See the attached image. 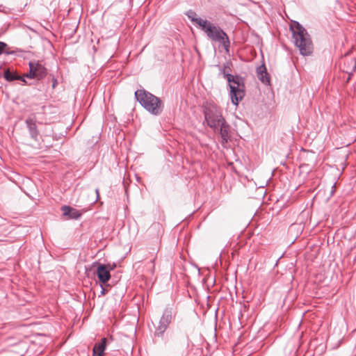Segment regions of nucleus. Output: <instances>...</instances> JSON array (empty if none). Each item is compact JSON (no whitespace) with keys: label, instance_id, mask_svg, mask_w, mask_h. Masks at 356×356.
<instances>
[{"label":"nucleus","instance_id":"1","mask_svg":"<svg viewBox=\"0 0 356 356\" xmlns=\"http://www.w3.org/2000/svg\"><path fill=\"white\" fill-rule=\"evenodd\" d=\"M135 97L140 104L149 113L159 115L163 110V103L160 98L144 90H137Z\"/></svg>","mask_w":356,"mask_h":356},{"label":"nucleus","instance_id":"2","mask_svg":"<svg viewBox=\"0 0 356 356\" xmlns=\"http://www.w3.org/2000/svg\"><path fill=\"white\" fill-rule=\"evenodd\" d=\"M219 67L220 72L227 79L230 88V97L232 103L236 106L238 104L245 96V85L244 80L240 76H234L231 74L226 73L225 69L228 67V63L224 65V67Z\"/></svg>","mask_w":356,"mask_h":356},{"label":"nucleus","instance_id":"3","mask_svg":"<svg viewBox=\"0 0 356 356\" xmlns=\"http://www.w3.org/2000/svg\"><path fill=\"white\" fill-rule=\"evenodd\" d=\"M295 45L299 49L300 54L309 56L313 51V44L307 30L298 22L291 27Z\"/></svg>","mask_w":356,"mask_h":356},{"label":"nucleus","instance_id":"4","mask_svg":"<svg viewBox=\"0 0 356 356\" xmlns=\"http://www.w3.org/2000/svg\"><path fill=\"white\" fill-rule=\"evenodd\" d=\"M207 37L213 42H218L229 52L230 47V40L227 34L218 26L215 25L210 21L207 20L206 23L201 28Z\"/></svg>","mask_w":356,"mask_h":356},{"label":"nucleus","instance_id":"5","mask_svg":"<svg viewBox=\"0 0 356 356\" xmlns=\"http://www.w3.org/2000/svg\"><path fill=\"white\" fill-rule=\"evenodd\" d=\"M204 115L207 125L213 131L218 129L219 124L225 121L221 108L214 104H208L204 106Z\"/></svg>","mask_w":356,"mask_h":356},{"label":"nucleus","instance_id":"6","mask_svg":"<svg viewBox=\"0 0 356 356\" xmlns=\"http://www.w3.org/2000/svg\"><path fill=\"white\" fill-rule=\"evenodd\" d=\"M173 318L172 309L169 307L165 308L158 325L155 327L154 336L162 338L170 324L172 322Z\"/></svg>","mask_w":356,"mask_h":356},{"label":"nucleus","instance_id":"7","mask_svg":"<svg viewBox=\"0 0 356 356\" xmlns=\"http://www.w3.org/2000/svg\"><path fill=\"white\" fill-rule=\"evenodd\" d=\"M36 117L35 114H32L29 115L25 121V123L26 124V127L29 130V135L31 138L35 140L38 141L39 140V135L40 132L38 129L37 125H36Z\"/></svg>","mask_w":356,"mask_h":356},{"label":"nucleus","instance_id":"8","mask_svg":"<svg viewBox=\"0 0 356 356\" xmlns=\"http://www.w3.org/2000/svg\"><path fill=\"white\" fill-rule=\"evenodd\" d=\"M214 131L219 134L221 138L220 143L222 145L226 144L230 138L231 127L226 120L219 124L218 129Z\"/></svg>","mask_w":356,"mask_h":356},{"label":"nucleus","instance_id":"9","mask_svg":"<svg viewBox=\"0 0 356 356\" xmlns=\"http://www.w3.org/2000/svg\"><path fill=\"white\" fill-rule=\"evenodd\" d=\"M97 276L102 284L106 283L111 278L108 268L104 264H100L97 269Z\"/></svg>","mask_w":356,"mask_h":356},{"label":"nucleus","instance_id":"10","mask_svg":"<svg viewBox=\"0 0 356 356\" xmlns=\"http://www.w3.org/2000/svg\"><path fill=\"white\" fill-rule=\"evenodd\" d=\"M33 63L35 68V79L42 80L47 74V68L43 65H42L39 61L33 60Z\"/></svg>","mask_w":356,"mask_h":356},{"label":"nucleus","instance_id":"11","mask_svg":"<svg viewBox=\"0 0 356 356\" xmlns=\"http://www.w3.org/2000/svg\"><path fill=\"white\" fill-rule=\"evenodd\" d=\"M356 70V59L353 57L346 58L343 61V70L349 75L352 74Z\"/></svg>","mask_w":356,"mask_h":356},{"label":"nucleus","instance_id":"12","mask_svg":"<svg viewBox=\"0 0 356 356\" xmlns=\"http://www.w3.org/2000/svg\"><path fill=\"white\" fill-rule=\"evenodd\" d=\"M257 75L258 79L264 84H268L270 83V79L268 74L266 71V68L264 64L259 66L257 68Z\"/></svg>","mask_w":356,"mask_h":356},{"label":"nucleus","instance_id":"13","mask_svg":"<svg viewBox=\"0 0 356 356\" xmlns=\"http://www.w3.org/2000/svg\"><path fill=\"white\" fill-rule=\"evenodd\" d=\"M186 15L188 19H190L191 22H194L200 29L204 26V24L206 23L207 19H203L201 17H197L196 13L192 10H188Z\"/></svg>","mask_w":356,"mask_h":356},{"label":"nucleus","instance_id":"14","mask_svg":"<svg viewBox=\"0 0 356 356\" xmlns=\"http://www.w3.org/2000/svg\"><path fill=\"white\" fill-rule=\"evenodd\" d=\"M3 77L6 80L8 81L20 80L23 81L25 84H27L26 79H24V76H19L15 72L10 71L9 69L4 71Z\"/></svg>","mask_w":356,"mask_h":356},{"label":"nucleus","instance_id":"15","mask_svg":"<svg viewBox=\"0 0 356 356\" xmlns=\"http://www.w3.org/2000/svg\"><path fill=\"white\" fill-rule=\"evenodd\" d=\"M106 339L102 338L101 341L96 343L93 348V356H103L106 348Z\"/></svg>","mask_w":356,"mask_h":356},{"label":"nucleus","instance_id":"16","mask_svg":"<svg viewBox=\"0 0 356 356\" xmlns=\"http://www.w3.org/2000/svg\"><path fill=\"white\" fill-rule=\"evenodd\" d=\"M29 72L26 74H24L22 76H24V79L25 78L35 79V68L33 63V60L29 62Z\"/></svg>","mask_w":356,"mask_h":356},{"label":"nucleus","instance_id":"17","mask_svg":"<svg viewBox=\"0 0 356 356\" xmlns=\"http://www.w3.org/2000/svg\"><path fill=\"white\" fill-rule=\"evenodd\" d=\"M8 44L3 42L0 41V55L2 54H12L13 51H9L6 49Z\"/></svg>","mask_w":356,"mask_h":356},{"label":"nucleus","instance_id":"18","mask_svg":"<svg viewBox=\"0 0 356 356\" xmlns=\"http://www.w3.org/2000/svg\"><path fill=\"white\" fill-rule=\"evenodd\" d=\"M81 216V213L79 211L75 209H72V212L70 213V218L73 219H78Z\"/></svg>","mask_w":356,"mask_h":356},{"label":"nucleus","instance_id":"19","mask_svg":"<svg viewBox=\"0 0 356 356\" xmlns=\"http://www.w3.org/2000/svg\"><path fill=\"white\" fill-rule=\"evenodd\" d=\"M72 208L69 206H63L61 209L64 216H67L70 217V213L72 212Z\"/></svg>","mask_w":356,"mask_h":356},{"label":"nucleus","instance_id":"20","mask_svg":"<svg viewBox=\"0 0 356 356\" xmlns=\"http://www.w3.org/2000/svg\"><path fill=\"white\" fill-rule=\"evenodd\" d=\"M100 286L102 288L101 296H104L106 293V290L103 287L102 284H100Z\"/></svg>","mask_w":356,"mask_h":356},{"label":"nucleus","instance_id":"21","mask_svg":"<svg viewBox=\"0 0 356 356\" xmlns=\"http://www.w3.org/2000/svg\"><path fill=\"white\" fill-rule=\"evenodd\" d=\"M106 266L108 268V269H109V272H110L111 270H113V269L115 268V264H113V265H111V264H108V265H106Z\"/></svg>","mask_w":356,"mask_h":356},{"label":"nucleus","instance_id":"22","mask_svg":"<svg viewBox=\"0 0 356 356\" xmlns=\"http://www.w3.org/2000/svg\"><path fill=\"white\" fill-rule=\"evenodd\" d=\"M95 193L97 195L96 196V200L97 201L98 199H99V189L98 188H96L95 189Z\"/></svg>","mask_w":356,"mask_h":356},{"label":"nucleus","instance_id":"23","mask_svg":"<svg viewBox=\"0 0 356 356\" xmlns=\"http://www.w3.org/2000/svg\"><path fill=\"white\" fill-rule=\"evenodd\" d=\"M56 82H54L53 87H55Z\"/></svg>","mask_w":356,"mask_h":356}]
</instances>
